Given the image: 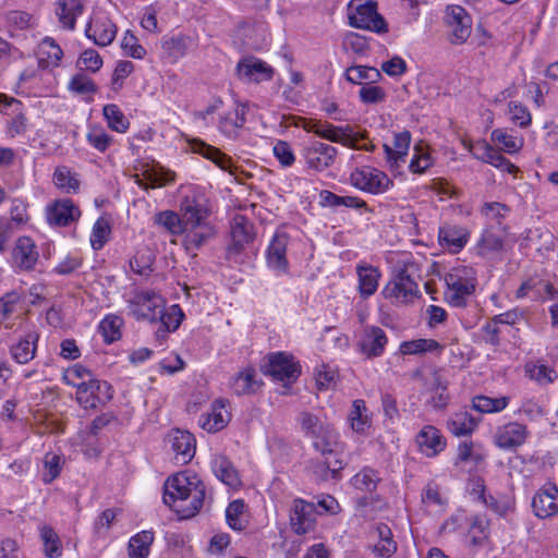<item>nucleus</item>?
Listing matches in <instances>:
<instances>
[{
    "label": "nucleus",
    "instance_id": "obj_21",
    "mask_svg": "<svg viewBox=\"0 0 558 558\" xmlns=\"http://www.w3.org/2000/svg\"><path fill=\"white\" fill-rule=\"evenodd\" d=\"M386 344L387 337L381 328L366 326L359 341V349L361 353L369 359L380 356L384 353Z\"/></svg>",
    "mask_w": 558,
    "mask_h": 558
},
{
    "label": "nucleus",
    "instance_id": "obj_7",
    "mask_svg": "<svg viewBox=\"0 0 558 558\" xmlns=\"http://www.w3.org/2000/svg\"><path fill=\"white\" fill-rule=\"evenodd\" d=\"M112 398L111 386L95 378L77 384L76 400L84 409H96Z\"/></svg>",
    "mask_w": 558,
    "mask_h": 558
},
{
    "label": "nucleus",
    "instance_id": "obj_13",
    "mask_svg": "<svg viewBox=\"0 0 558 558\" xmlns=\"http://www.w3.org/2000/svg\"><path fill=\"white\" fill-rule=\"evenodd\" d=\"M254 238V226L250 219L240 214L235 215L231 222V243L228 246V254H240Z\"/></svg>",
    "mask_w": 558,
    "mask_h": 558
},
{
    "label": "nucleus",
    "instance_id": "obj_26",
    "mask_svg": "<svg viewBox=\"0 0 558 558\" xmlns=\"http://www.w3.org/2000/svg\"><path fill=\"white\" fill-rule=\"evenodd\" d=\"M12 255L15 265L23 270H32L39 257L35 242L28 236L17 239Z\"/></svg>",
    "mask_w": 558,
    "mask_h": 558
},
{
    "label": "nucleus",
    "instance_id": "obj_58",
    "mask_svg": "<svg viewBox=\"0 0 558 558\" xmlns=\"http://www.w3.org/2000/svg\"><path fill=\"white\" fill-rule=\"evenodd\" d=\"M43 481L46 484L53 482L61 472V458L54 453H47L44 459Z\"/></svg>",
    "mask_w": 558,
    "mask_h": 558
},
{
    "label": "nucleus",
    "instance_id": "obj_57",
    "mask_svg": "<svg viewBox=\"0 0 558 558\" xmlns=\"http://www.w3.org/2000/svg\"><path fill=\"white\" fill-rule=\"evenodd\" d=\"M69 89L78 95L95 94L98 90L94 81L82 73L71 78Z\"/></svg>",
    "mask_w": 558,
    "mask_h": 558
},
{
    "label": "nucleus",
    "instance_id": "obj_60",
    "mask_svg": "<svg viewBox=\"0 0 558 558\" xmlns=\"http://www.w3.org/2000/svg\"><path fill=\"white\" fill-rule=\"evenodd\" d=\"M121 47L128 56L134 59H143L146 54L145 48L137 43V38L130 31L125 33Z\"/></svg>",
    "mask_w": 558,
    "mask_h": 558
},
{
    "label": "nucleus",
    "instance_id": "obj_2",
    "mask_svg": "<svg viewBox=\"0 0 558 558\" xmlns=\"http://www.w3.org/2000/svg\"><path fill=\"white\" fill-rule=\"evenodd\" d=\"M349 23L352 27L375 32L388 31L385 19L377 12L376 3L372 0H351L348 5Z\"/></svg>",
    "mask_w": 558,
    "mask_h": 558
},
{
    "label": "nucleus",
    "instance_id": "obj_55",
    "mask_svg": "<svg viewBox=\"0 0 558 558\" xmlns=\"http://www.w3.org/2000/svg\"><path fill=\"white\" fill-rule=\"evenodd\" d=\"M111 233L110 223L105 218H99L95 222L90 235V244L94 250H100L109 240Z\"/></svg>",
    "mask_w": 558,
    "mask_h": 558
},
{
    "label": "nucleus",
    "instance_id": "obj_17",
    "mask_svg": "<svg viewBox=\"0 0 558 558\" xmlns=\"http://www.w3.org/2000/svg\"><path fill=\"white\" fill-rule=\"evenodd\" d=\"M229 402L226 399H216L208 413L201 415V427L208 433H217L223 429L231 420V413L228 411Z\"/></svg>",
    "mask_w": 558,
    "mask_h": 558
},
{
    "label": "nucleus",
    "instance_id": "obj_31",
    "mask_svg": "<svg viewBox=\"0 0 558 558\" xmlns=\"http://www.w3.org/2000/svg\"><path fill=\"white\" fill-rule=\"evenodd\" d=\"M356 275L359 277V292L361 296L367 299L373 295L378 288L379 270L372 265H357Z\"/></svg>",
    "mask_w": 558,
    "mask_h": 558
},
{
    "label": "nucleus",
    "instance_id": "obj_8",
    "mask_svg": "<svg viewBox=\"0 0 558 558\" xmlns=\"http://www.w3.org/2000/svg\"><path fill=\"white\" fill-rule=\"evenodd\" d=\"M445 24L450 29L452 44H463L471 35L472 19L464 8L451 4L445 10Z\"/></svg>",
    "mask_w": 558,
    "mask_h": 558
},
{
    "label": "nucleus",
    "instance_id": "obj_12",
    "mask_svg": "<svg viewBox=\"0 0 558 558\" xmlns=\"http://www.w3.org/2000/svg\"><path fill=\"white\" fill-rule=\"evenodd\" d=\"M80 216V208L70 198L57 199L46 208L47 221L54 227H68Z\"/></svg>",
    "mask_w": 558,
    "mask_h": 558
},
{
    "label": "nucleus",
    "instance_id": "obj_59",
    "mask_svg": "<svg viewBox=\"0 0 558 558\" xmlns=\"http://www.w3.org/2000/svg\"><path fill=\"white\" fill-rule=\"evenodd\" d=\"M77 65L81 69L96 73L102 66L100 54L94 49H86L80 57Z\"/></svg>",
    "mask_w": 558,
    "mask_h": 558
},
{
    "label": "nucleus",
    "instance_id": "obj_3",
    "mask_svg": "<svg viewBox=\"0 0 558 558\" xmlns=\"http://www.w3.org/2000/svg\"><path fill=\"white\" fill-rule=\"evenodd\" d=\"M166 305L165 299L155 291L137 292L129 301V308L137 320L157 322V316L162 312Z\"/></svg>",
    "mask_w": 558,
    "mask_h": 558
},
{
    "label": "nucleus",
    "instance_id": "obj_5",
    "mask_svg": "<svg viewBox=\"0 0 558 558\" xmlns=\"http://www.w3.org/2000/svg\"><path fill=\"white\" fill-rule=\"evenodd\" d=\"M265 375L279 381H295L301 374V366L293 361V356L284 352L270 353L267 363L262 366Z\"/></svg>",
    "mask_w": 558,
    "mask_h": 558
},
{
    "label": "nucleus",
    "instance_id": "obj_23",
    "mask_svg": "<svg viewBox=\"0 0 558 558\" xmlns=\"http://www.w3.org/2000/svg\"><path fill=\"white\" fill-rule=\"evenodd\" d=\"M416 444L426 457H436L446 448V439L433 425H425L416 435Z\"/></svg>",
    "mask_w": 558,
    "mask_h": 558
},
{
    "label": "nucleus",
    "instance_id": "obj_6",
    "mask_svg": "<svg viewBox=\"0 0 558 558\" xmlns=\"http://www.w3.org/2000/svg\"><path fill=\"white\" fill-rule=\"evenodd\" d=\"M350 181L354 187L372 194L385 193L392 185V181L385 172L372 167L355 169L350 175Z\"/></svg>",
    "mask_w": 558,
    "mask_h": 558
},
{
    "label": "nucleus",
    "instance_id": "obj_4",
    "mask_svg": "<svg viewBox=\"0 0 558 558\" xmlns=\"http://www.w3.org/2000/svg\"><path fill=\"white\" fill-rule=\"evenodd\" d=\"M466 274L465 268H456L445 276V295L453 306H464L466 298L475 291L474 280L468 278Z\"/></svg>",
    "mask_w": 558,
    "mask_h": 558
},
{
    "label": "nucleus",
    "instance_id": "obj_49",
    "mask_svg": "<svg viewBox=\"0 0 558 558\" xmlns=\"http://www.w3.org/2000/svg\"><path fill=\"white\" fill-rule=\"evenodd\" d=\"M123 319L117 315H107L99 324V331L101 332L107 343H112L121 337V326Z\"/></svg>",
    "mask_w": 558,
    "mask_h": 558
},
{
    "label": "nucleus",
    "instance_id": "obj_28",
    "mask_svg": "<svg viewBox=\"0 0 558 558\" xmlns=\"http://www.w3.org/2000/svg\"><path fill=\"white\" fill-rule=\"evenodd\" d=\"M247 106L238 105L233 111L226 112L219 119V130L229 138H235L246 122Z\"/></svg>",
    "mask_w": 558,
    "mask_h": 558
},
{
    "label": "nucleus",
    "instance_id": "obj_32",
    "mask_svg": "<svg viewBox=\"0 0 558 558\" xmlns=\"http://www.w3.org/2000/svg\"><path fill=\"white\" fill-rule=\"evenodd\" d=\"M477 423V420L468 411H458L448 420L447 428L457 437L469 436L474 432Z\"/></svg>",
    "mask_w": 558,
    "mask_h": 558
},
{
    "label": "nucleus",
    "instance_id": "obj_24",
    "mask_svg": "<svg viewBox=\"0 0 558 558\" xmlns=\"http://www.w3.org/2000/svg\"><path fill=\"white\" fill-rule=\"evenodd\" d=\"M210 466L215 476L228 487L238 489L242 486L240 473L227 456H214Z\"/></svg>",
    "mask_w": 558,
    "mask_h": 558
},
{
    "label": "nucleus",
    "instance_id": "obj_63",
    "mask_svg": "<svg viewBox=\"0 0 558 558\" xmlns=\"http://www.w3.org/2000/svg\"><path fill=\"white\" fill-rule=\"evenodd\" d=\"M163 50L171 57L180 58L186 51V38L183 36L171 37L162 41Z\"/></svg>",
    "mask_w": 558,
    "mask_h": 558
},
{
    "label": "nucleus",
    "instance_id": "obj_40",
    "mask_svg": "<svg viewBox=\"0 0 558 558\" xmlns=\"http://www.w3.org/2000/svg\"><path fill=\"white\" fill-rule=\"evenodd\" d=\"M255 369L245 368L240 372L232 381V390L238 396L250 395L256 391L258 384L255 380Z\"/></svg>",
    "mask_w": 558,
    "mask_h": 558
},
{
    "label": "nucleus",
    "instance_id": "obj_39",
    "mask_svg": "<svg viewBox=\"0 0 558 558\" xmlns=\"http://www.w3.org/2000/svg\"><path fill=\"white\" fill-rule=\"evenodd\" d=\"M185 242L189 248H199L216 234L215 227L208 221L187 229Z\"/></svg>",
    "mask_w": 558,
    "mask_h": 558
},
{
    "label": "nucleus",
    "instance_id": "obj_48",
    "mask_svg": "<svg viewBox=\"0 0 558 558\" xmlns=\"http://www.w3.org/2000/svg\"><path fill=\"white\" fill-rule=\"evenodd\" d=\"M40 537L44 543V551L48 558H58L62 555L61 542L54 530L48 525L40 527Z\"/></svg>",
    "mask_w": 558,
    "mask_h": 558
},
{
    "label": "nucleus",
    "instance_id": "obj_15",
    "mask_svg": "<svg viewBox=\"0 0 558 558\" xmlns=\"http://www.w3.org/2000/svg\"><path fill=\"white\" fill-rule=\"evenodd\" d=\"M168 442L174 453L177 463L186 464L195 456L196 440L187 430L173 429L168 435Z\"/></svg>",
    "mask_w": 558,
    "mask_h": 558
},
{
    "label": "nucleus",
    "instance_id": "obj_16",
    "mask_svg": "<svg viewBox=\"0 0 558 558\" xmlns=\"http://www.w3.org/2000/svg\"><path fill=\"white\" fill-rule=\"evenodd\" d=\"M527 435L525 425L510 422L497 428L494 442L500 449H514L524 444Z\"/></svg>",
    "mask_w": 558,
    "mask_h": 558
},
{
    "label": "nucleus",
    "instance_id": "obj_25",
    "mask_svg": "<svg viewBox=\"0 0 558 558\" xmlns=\"http://www.w3.org/2000/svg\"><path fill=\"white\" fill-rule=\"evenodd\" d=\"M469 238L470 231L464 227L445 225L439 228V244L451 253H459L466 245Z\"/></svg>",
    "mask_w": 558,
    "mask_h": 558
},
{
    "label": "nucleus",
    "instance_id": "obj_18",
    "mask_svg": "<svg viewBox=\"0 0 558 558\" xmlns=\"http://www.w3.org/2000/svg\"><path fill=\"white\" fill-rule=\"evenodd\" d=\"M315 504L306 502L302 499H295L290 517L292 530L303 535L314 530L316 520L314 517Z\"/></svg>",
    "mask_w": 558,
    "mask_h": 558
},
{
    "label": "nucleus",
    "instance_id": "obj_29",
    "mask_svg": "<svg viewBox=\"0 0 558 558\" xmlns=\"http://www.w3.org/2000/svg\"><path fill=\"white\" fill-rule=\"evenodd\" d=\"M426 404L435 410L445 409L449 402L447 381L442 379L438 372L432 377L430 384L425 392Z\"/></svg>",
    "mask_w": 558,
    "mask_h": 558
},
{
    "label": "nucleus",
    "instance_id": "obj_47",
    "mask_svg": "<svg viewBox=\"0 0 558 558\" xmlns=\"http://www.w3.org/2000/svg\"><path fill=\"white\" fill-rule=\"evenodd\" d=\"M380 72L373 66L352 65L345 71V78L352 84H362L364 81L376 82Z\"/></svg>",
    "mask_w": 558,
    "mask_h": 558
},
{
    "label": "nucleus",
    "instance_id": "obj_9",
    "mask_svg": "<svg viewBox=\"0 0 558 558\" xmlns=\"http://www.w3.org/2000/svg\"><path fill=\"white\" fill-rule=\"evenodd\" d=\"M304 130L316 134L317 136L339 143L344 146L354 147V138L352 136L353 129L350 125L336 126L327 121L311 120L304 124Z\"/></svg>",
    "mask_w": 558,
    "mask_h": 558
},
{
    "label": "nucleus",
    "instance_id": "obj_45",
    "mask_svg": "<svg viewBox=\"0 0 558 558\" xmlns=\"http://www.w3.org/2000/svg\"><path fill=\"white\" fill-rule=\"evenodd\" d=\"M197 151L205 158L216 163L220 169L229 171L231 174H234L235 168L232 165L231 158L223 154L220 149L207 145L205 143H201V147L198 148Z\"/></svg>",
    "mask_w": 558,
    "mask_h": 558
},
{
    "label": "nucleus",
    "instance_id": "obj_30",
    "mask_svg": "<svg viewBox=\"0 0 558 558\" xmlns=\"http://www.w3.org/2000/svg\"><path fill=\"white\" fill-rule=\"evenodd\" d=\"M62 57L63 51L53 38L46 37L38 45L37 58L41 69L58 66Z\"/></svg>",
    "mask_w": 558,
    "mask_h": 558
},
{
    "label": "nucleus",
    "instance_id": "obj_44",
    "mask_svg": "<svg viewBox=\"0 0 558 558\" xmlns=\"http://www.w3.org/2000/svg\"><path fill=\"white\" fill-rule=\"evenodd\" d=\"M477 254L486 256L490 253H498L504 248V240L490 229H485L476 245Z\"/></svg>",
    "mask_w": 558,
    "mask_h": 558
},
{
    "label": "nucleus",
    "instance_id": "obj_19",
    "mask_svg": "<svg viewBox=\"0 0 558 558\" xmlns=\"http://www.w3.org/2000/svg\"><path fill=\"white\" fill-rule=\"evenodd\" d=\"M532 508L536 517L546 519L558 512V488L547 484L533 497Z\"/></svg>",
    "mask_w": 558,
    "mask_h": 558
},
{
    "label": "nucleus",
    "instance_id": "obj_10",
    "mask_svg": "<svg viewBox=\"0 0 558 558\" xmlns=\"http://www.w3.org/2000/svg\"><path fill=\"white\" fill-rule=\"evenodd\" d=\"M275 70L260 59L246 57L239 61L236 75L246 83H260L270 81Z\"/></svg>",
    "mask_w": 558,
    "mask_h": 558
},
{
    "label": "nucleus",
    "instance_id": "obj_50",
    "mask_svg": "<svg viewBox=\"0 0 558 558\" xmlns=\"http://www.w3.org/2000/svg\"><path fill=\"white\" fill-rule=\"evenodd\" d=\"M184 317V314L179 305L174 304L169 308L166 306L162 308V312L157 316V322L159 326L167 328L170 331H175Z\"/></svg>",
    "mask_w": 558,
    "mask_h": 558
},
{
    "label": "nucleus",
    "instance_id": "obj_35",
    "mask_svg": "<svg viewBox=\"0 0 558 558\" xmlns=\"http://www.w3.org/2000/svg\"><path fill=\"white\" fill-rule=\"evenodd\" d=\"M39 339L38 333L28 332L24 339L11 347L12 357L20 364H26L34 359L36 343Z\"/></svg>",
    "mask_w": 558,
    "mask_h": 558
},
{
    "label": "nucleus",
    "instance_id": "obj_54",
    "mask_svg": "<svg viewBox=\"0 0 558 558\" xmlns=\"http://www.w3.org/2000/svg\"><path fill=\"white\" fill-rule=\"evenodd\" d=\"M492 140L510 154L519 151L523 146V140L521 137L508 134L506 131L500 129L493 131Z\"/></svg>",
    "mask_w": 558,
    "mask_h": 558
},
{
    "label": "nucleus",
    "instance_id": "obj_1",
    "mask_svg": "<svg viewBox=\"0 0 558 558\" xmlns=\"http://www.w3.org/2000/svg\"><path fill=\"white\" fill-rule=\"evenodd\" d=\"M206 497V486L199 476L187 471L169 476L163 484L162 500L181 519L194 517L202 509Z\"/></svg>",
    "mask_w": 558,
    "mask_h": 558
},
{
    "label": "nucleus",
    "instance_id": "obj_14",
    "mask_svg": "<svg viewBox=\"0 0 558 558\" xmlns=\"http://www.w3.org/2000/svg\"><path fill=\"white\" fill-rule=\"evenodd\" d=\"M338 154L336 147L314 141L304 149V157L308 168L316 171H324L329 168Z\"/></svg>",
    "mask_w": 558,
    "mask_h": 558
},
{
    "label": "nucleus",
    "instance_id": "obj_11",
    "mask_svg": "<svg viewBox=\"0 0 558 558\" xmlns=\"http://www.w3.org/2000/svg\"><path fill=\"white\" fill-rule=\"evenodd\" d=\"M386 299L407 303L418 294V286L405 271L401 270L383 291Z\"/></svg>",
    "mask_w": 558,
    "mask_h": 558
},
{
    "label": "nucleus",
    "instance_id": "obj_20",
    "mask_svg": "<svg viewBox=\"0 0 558 558\" xmlns=\"http://www.w3.org/2000/svg\"><path fill=\"white\" fill-rule=\"evenodd\" d=\"M180 211L186 230L207 222L209 216L206 204L195 196H184L180 204Z\"/></svg>",
    "mask_w": 558,
    "mask_h": 558
},
{
    "label": "nucleus",
    "instance_id": "obj_38",
    "mask_svg": "<svg viewBox=\"0 0 558 558\" xmlns=\"http://www.w3.org/2000/svg\"><path fill=\"white\" fill-rule=\"evenodd\" d=\"M154 542L153 531H142L129 541L128 554L130 558H147Z\"/></svg>",
    "mask_w": 558,
    "mask_h": 558
},
{
    "label": "nucleus",
    "instance_id": "obj_34",
    "mask_svg": "<svg viewBox=\"0 0 558 558\" xmlns=\"http://www.w3.org/2000/svg\"><path fill=\"white\" fill-rule=\"evenodd\" d=\"M411 143V133L403 131L397 133L393 138V148L388 144H384V150L387 161L393 166L407 156Z\"/></svg>",
    "mask_w": 558,
    "mask_h": 558
},
{
    "label": "nucleus",
    "instance_id": "obj_46",
    "mask_svg": "<svg viewBox=\"0 0 558 558\" xmlns=\"http://www.w3.org/2000/svg\"><path fill=\"white\" fill-rule=\"evenodd\" d=\"M442 345L434 339H416L404 341L400 345L402 354H420L426 352L441 351Z\"/></svg>",
    "mask_w": 558,
    "mask_h": 558
},
{
    "label": "nucleus",
    "instance_id": "obj_33",
    "mask_svg": "<svg viewBox=\"0 0 558 558\" xmlns=\"http://www.w3.org/2000/svg\"><path fill=\"white\" fill-rule=\"evenodd\" d=\"M312 439L313 447L322 456H336V449L339 448L338 434L330 425H326Z\"/></svg>",
    "mask_w": 558,
    "mask_h": 558
},
{
    "label": "nucleus",
    "instance_id": "obj_27",
    "mask_svg": "<svg viewBox=\"0 0 558 558\" xmlns=\"http://www.w3.org/2000/svg\"><path fill=\"white\" fill-rule=\"evenodd\" d=\"M289 238L286 233H276L267 250V263L276 269L286 272L288 260L286 257Z\"/></svg>",
    "mask_w": 558,
    "mask_h": 558
},
{
    "label": "nucleus",
    "instance_id": "obj_53",
    "mask_svg": "<svg viewBox=\"0 0 558 558\" xmlns=\"http://www.w3.org/2000/svg\"><path fill=\"white\" fill-rule=\"evenodd\" d=\"M155 221L165 227L172 234H180L186 231L182 216L180 217L177 213L171 210L159 213L156 216Z\"/></svg>",
    "mask_w": 558,
    "mask_h": 558
},
{
    "label": "nucleus",
    "instance_id": "obj_22",
    "mask_svg": "<svg viewBox=\"0 0 558 558\" xmlns=\"http://www.w3.org/2000/svg\"><path fill=\"white\" fill-rule=\"evenodd\" d=\"M85 34L96 45L105 47L116 38L117 27L108 17L95 16L88 23Z\"/></svg>",
    "mask_w": 558,
    "mask_h": 558
},
{
    "label": "nucleus",
    "instance_id": "obj_42",
    "mask_svg": "<svg viewBox=\"0 0 558 558\" xmlns=\"http://www.w3.org/2000/svg\"><path fill=\"white\" fill-rule=\"evenodd\" d=\"M509 400V397L490 398L487 396H476L472 400V407L481 413H497L508 407Z\"/></svg>",
    "mask_w": 558,
    "mask_h": 558
},
{
    "label": "nucleus",
    "instance_id": "obj_36",
    "mask_svg": "<svg viewBox=\"0 0 558 558\" xmlns=\"http://www.w3.org/2000/svg\"><path fill=\"white\" fill-rule=\"evenodd\" d=\"M351 428L357 434H365L372 426V417L368 414L365 401L356 399L352 403V409L349 414Z\"/></svg>",
    "mask_w": 558,
    "mask_h": 558
},
{
    "label": "nucleus",
    "instance_id": "obj_37",
    "mask_svg": "<svg viewBox=\"0 0 558 558\" xmlns=\"http://www.w3.org/2000/svg\"><path fill=\"white\" fill-rule=\"evenodd\" d=\"M83 12V4L80 0H59L57 15L60 23L69 28L75 27L76 17Z\"/></svg>",
    "mask_w": 558,
    "mask_h": 558
},
{
    "label": "nucleus",
    "instance_id": "obj_64",
    "mask_svg": "<svg viewBox=\"0 0 558 558\" xmlns=\"http://www.w3.org/2000/svg\"><path fill=\"white\" fill-rule=\"evenodd\" d=\"M360 98L364 104H378L385 100L386 92L380 86L364 85L360 89Z\"/></svg>",
    "mask_w": 558,
    "mask_h": 558
},
{
    "label": "nucleus",
    "instance_id": "obj_43",
    "mask_svg": "<svg viewBox=\"0 0 558 558\" xmlns=\"http://www.w3.org/2000/svg\"><path fill=\"white\" fill-rule=\"evenodd\" d=\"M102 113L108 126L112 131L124 133L129 129L130 121L117 105H106L102 109Z\"/></svg>",
    "mask_w": 558,
    "mask_h": 558
},
{
    "label": "nucleus",
    "instance_id": "obj_51",
    "mask_svg": "<svg viewBox=\"0 0 558 558\" xmlns=\"http://www.w3.org/2000/svg\"><path fill=\"white\" fill-rule=\"evenodd\" d=\"M378 482V474L372 468H364L352 478V484L355 488L368 493H372L376 489Z\"/></svg>",
    "mask_w": 558,
    "mask_h": 558
},
{
    "label": "nucleus",
    "instance_id": "obj_62",
    "mask_svg": "<svg viewBox=\"0 0 558 558\" xmlns=\"http://www.w3.org/2000/svg\"><path fill=\"white\" fill-rule=\"evenodd\" d=\"M275 157L281 166L290 167L294 163L295 157L290 144L286 141H278L272 148Z\"/></svg>",
    "mask_w": 558,
    "mask_h": 558
},
{
    "label": "nucleus",
    "instance_id": "obj_61",
    "mask_svg": "<svg viewBox=\"0 0 558 558\" xmlns=\"http://www.w3.org/2000/svg\"><path fill=\"white\" fill-rule=\"evenodd\" d=\"M299 421L303 432L311 438L326 426L316 415L310 412H302Z\"/></svg>",
    "mask_w": 558,
    "mask_h": 558
},
{
    "label": "nucleus",
    "instance_id": "obj_56",
    "mask_svg": "<svg viewBox=\"0 0 558 558\" xmlns=\"http://www.w3.org/2000/svg\"><path fill=\"white\" fill-rule=\"evenodd\" d=\"M489 521L485 515H474L470 523V534L474 545H481L488 536Z\"/></svg>",
    "mask_w": 558,
    "mask_h": 558
},
{
    "label": "nucleus",
    "instance_id": "obj_52",
    "mask_svg": "<svg viewBox=\"0 0 558 558\" xmlns=\"http://www.w3.org/2000/svg\"><path fill=\"white\" fill-rule=\"evenodd\" d=\"M53 182L59 189L65 191L66 193H76L80 187L78 180L72 175L69 168L64 166L58 167L54 170Z\"/></svg>",
    "mask_w": 558,
    "mask_h": 558
},
{
    "label": "nucleus",
    "instance_id": "obj_41",
    "mask_svg": "<svg viewBox=\"0 0 558 558\" xmlns=\"http://www.w3.org/2000/svg\"><path fill=\"white\" fill-rule=\"evenodd\" d=\"M245 502L242 499L231 501L226 509L228 525L234 531H243L247 525L244 519Z\"/></svg>",
    "mask_w": 558,
    "mask_h": 558
}]
</instances>
